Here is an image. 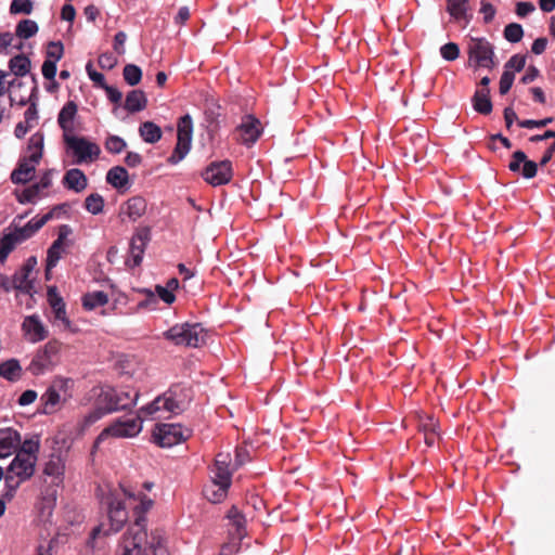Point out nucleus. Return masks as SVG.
<instances>
[{"instance_id":"10","label":"nucleus","mask_w":555,"mask_h":555,"mask_svg":"<svg viewBox=\"0 0 555 555\" xmlns=\"http://www.w3.org/2000/svg\"><path fill=\"white\" fill-rule=\"evenodd\" d=\"M190 437V430L180 424H159L153 431L154 442L162 448L173 447Z\"/></svg>"},{"instance_id":"9","label":"nucleus","mask_w":555,"mask_h":555,"mask_svg":"<svg viewBox=\"0 0 555 555\" xmlns=\"http://www.w3.org/2000/svg\"><path fill=\"white\" fill-rule=\"evenodd\" d=\"M193 121L190 115H184L178 122V138L176 147L168 158V163L176 165L181 162L190 151L192 142Z\"/></svg>"},{"instance_id":"8","label":"nucleus","mask_w":555,"mask_h":555,"mask_svg":"<svg viewBox=\"0 0 555 555\" xmlns=\"http://www.w3.org/2000/svg\"><path fill=\"white\" fill-rule=\"evenodd\" d=\"M60 349L61 344L59 341H48L34 353L26 371L34 376H39L52 371L59 361Z\"/></svg>"},{"instance_id":"5","label":"nucleus","mask_w":555,"mask_h":555,"mask_svg":"<svg viewBox=\"0 0 555 555\" xmlns=\"http://www.w3.org/2000/svg\"><path fill=\"white\" fill-rule=\"evenodd\" d=\"M466 52L469 65L475 68L493 69L496 66L494 46L485 37H470Z\"/></svg>"},{"instance_id":"41","label":"nucleus","mask_w":555,"mask_h":555,"mask_svg":"<svg viewBox=\"0 0 555 555\" xmlns=\"http://www.w3.org/2000/svg\"><path fill=\"white\" fill-rule=\"evenodd\" d=\"M122 76L129 86H137L142 79V70L134 64H127L124 67Z\"/></svg>"},{"instance_id":"60","label":"nucleus","mask_w":555,"mask_h":555,"mask_svg":"<svg viewBox=\"0 0 555 555\" xmlns=\"http://www.w3.org/2000/svg\"><path fill=\"white\" fill-rule=\"evenodd\" d=\"M86 70L88 73L89 78L99 87L102 88L106 83L104 75L93 69L92 62L87 63Z\"/></svg>"},{"instance_id":"33","label":"nucleus","mask_w":555,"mask_h":555,"mask_svg":"<svg viewBox=\"0 0 555 555\" xmlns=\"http://www.w3.org/2000/svg\"><path fill=\"white\" fill-rule=\"evenodd\" d=\"M44 135L42 132L34 133L28 140V151L31 162L39 163L43 153Z\"/></svg>"},{"instance_id":"58","label":"nucleus","mask_w":555,"mask_h":555,"mask_svg":"<svg viewBox=\"0 0 555 555\" xmlns=\"http://www.w3.org/2000/svg\"><path fill=\"white\" fill-rule=\"evenodd\" d=\"M39 116H38V109L36 102H30V105L24 113V121L28 125V127H34L37 122Z\"/></svg>"},{"instance_id":"49","label":"nucleus","mask_w":555,"mask_h":555,"mask_svg":"<svg viewBox=\"0 0 555 555\" xmlns=\"http://www.w3.org/2000/svg\"><path fill=\"white\" fill-rule=\"evenodd\" d=\"M34 10V3L31 0H12L10 4L11 14H30Z\"/></svg>"},{"instance_id":"15","label":"nucleus","mask_w":555,"mask_h":555,"mask_svg":"<svg viewBox=\"0 0 555 555\" xmlns=\"http://www.w3.org/2000/svg\"><path fill=\"white\" fill-rule=\"evenodd\" d=\"M231 456L229 453H218L211 469V481L231 486L232 470L230 469Z\"/></svg>"},{"instance_id":"18","label":"nucleus","mask_w":555,"mask_h":555,"mask_svg":"<svg viewBox=\"0 0 555 555\" xmlns=\"http://www.w3.org/2000/svg\"><path fill=\"white\" fill-rule=\"evenodd\" d=\"M108 518L112 529L119 531L128 519V513L125 504L117 499H109L108 501Z\"/></svg>"},{"instance_id":"34","label":"nucleus","mask_w":555,"mask_h":555,"mask_svg":"<svg viewBox=\"0 0 555 555\" xmlns=\"http://www.w3.org/2000/svg\"><path fill=\"white\" fill-rule=\"evenodd\" d=\"M30 60L25 54H18L12 57L9 62V68L15 76H25L30 70Z\"/></svg>"},{"instance_id":"25","label":"nucleus","mask_w":555,"mask_h":555,"mask_svg":"<svg viewBox=\"0 0 555 555\" xmlns=\"http://www.w3.org/2000/svg\"><path fill=\"white\" fill-rule=\"evenodd\" d=\"M29 272L24 271L22 268L12 276L14 289L33 296L35 291V278L30 276Z\"/></svg>"},{"instance_id":"3","label":"nucleus","mask_w":555,"mask_h":555,"mask_svg":"<svg viewBox=\"0 0 555 555\" xmlns=\"http://www.w3.org/2000/svg\"><path fill=\"white\" fill-rule=\"evenodd\" d=\"M74 380L69 377L54 376L46 391L40 396V413L52 415L59 412L72 398Z\"/></svg>"},{"instance_id":"1","label":"nucleus","mask_w":555,"mask_h":555,"mask_svg":"<svg viewBox=\"0 0 555 555\" xmlns=\"http://www.w3.org/2000/svg\"><path fill=\"white\" fill-rule=\"evenodd\" d=\"M182 411L181 402L176 399V392L170 389L163 396H158L154 401L139 410L135 418L117 420L104 428L94 440L92 453H94L109 437L131 438L139 435L142 430V415L153 416L158 412L178 414Z\"/></svg>"},{"instance_id":"62","label":"nucleus","mask_w":555,"mask_h":555,"mask_svg":"<svg viewBox=\"0 0 555 555\" xmlns=\"http://www.w3.org/2000/svg\"><path fill=\"white\" fill-rule=\"evenodd\" d=\"M139 500H140V505L138 507H135L134 509V513L137 515V517L139 515H142V516H145L144 514L152 508L154 502L152 499H150L149 496H146L145 494H140L139 495Z\"/></svg>"},{"instance_id":"57","label":"nucleus","mask_w":555,"mask_h":555,"mask_svg":"<svg viewBox=\"0 0 555 555\" xmlns=\"http://www.w3.org/2000/svg\"><path fill=\"white\" fill-rule=\"evenodd\" d=\"M526 160V153L522 151H516L512 154V159L508 164V169L512 172H520L521 164Z\"/></svg>"},{"instance_id":"51","label":"nucleus","mask_w":555,"mask_h":555,"mask_svg":"<svg viewBox=\"0 0 555 555\" xmlns=\"http://www.w3.org/2000/svg\"><path fill=\"white\" fill-rule=\"evenodd\" d=\"M242 540H238L236 535L229 534V541L222 544L220 555H234L241 548Z\"/></svg>"},{"instance_id":"29","label":"nucleus","mask_w":555,"mask_h":555,"mask_svg":"<svg viewBox=\"0 0 555 555\" xmlns=\"http://www.w3.org/2000/svg\"><path fill=\"white\" fill-rule=\"evenodd\" d=\"M64 468L65 466L62 457L59 454H51L49 461L44 465L43 474L52 477L54 483H59L62 481Z\"/></svg>"},{"instance_id":"4","label":"nucleus","mask_w":555,"mask_h":555,"mask_svg":"<svg viewBox=\"0 0 555 555\" xmlns=\"http://www.w3.org/2000/svg\"><path fill=\"white\" fill-rule=\"evenodd\" d=\"M164 335L176 345L193 348L204 345L207 338V332L199 323L176 324Z\"/></svg>"},{"instance_id":"26","label":"nucleus","mask_w":555,"mask_h":555,"mask_svg":"<svg viewBox=\"0 0 555 555\" xmlns=\"http://www.w3.org/2000/svg\"><path fill=\"white\" fill-rule=\"evenodd\" d=\"M23 369L17 359H9L0 363V377L9 382H17L22 378Z\"/></svg>"},{"instance_id":"13","label":"nucleus","mask_w":555,"mask_h":555,"mask_svg":"<svg viewBox=\"0 0 555 555\" xmlns=\"http://www.w3.org/2000/svg\"><path fill=\"white\" fill-rule=\"evenodd\" d=\"M202 177L214 186L227 184L232 178L231 163L229 160L214 162L202 172Z\"/></svg>"},{"instance_id":"6","label":"nucleus","mask_w":555,"mask_h":555,"mask_svg":"<svg viewBox=\"0 0 555 555\" xmlns=\"http://www.w3.org/2000/svg\"><path fill=\"white\" fill-rule=\"evenodd\" d=\"M139 396V391L137 390H118L109 386L101 387L100 392L98 393L99 404H103L108 413L134 406Z\"/></svg>"},{"instance_id":"52","label":"nucleus","mask_w":555,"mask_h":555,"mask_svg":"<svg viewBox=\"0 0 555 555\" xmlns=\"http://www.w3.org/2000/svg\"><path fill=\"white\" fill-rule=\"evenodd\" d=\"M440 54L446 61H455L460 56V48L454 42H448L440 48Z\"/></svg>"},{"instance_id":"35","label":"nucleus","mask_w":555,"mask_h":555,"mask_svg":"<svg viewBox=\"0 0 555 555\" xmlns=\"http://www.w3.org/2000/svg\"><path fill=\"white\" fill-rule=\"evenodd\" d=\"M108 296L102 291L88 293L82 297V306L87 310H93L96 307L106 305Z\"/></svg>"},{"instance_id":"11","label":"nucleus","mask_w":555,"mask_h":555,"mask_svg":"<svg viewBox=\"0 0 555 555\" xmlns=\"http://www.w3.org/2000/svg\"><path fill=\"white\" fill-rule=\"evenodd\" d=\"M63 141L66 144V146L70 149L74 155L77 157V164L96 159L101 154L99 145L89 141L85 137H77L74 134Z\"/></svg>"},{"instance_id":"38","label":"nucleus","mask_w":555,"mask_h":555,"mask_svg":"<svg viewBox=\"0 0 555 555\" xmlns=\"http://www.w3.org/2000/svg\"><path fill=\"white\" fill-rule=\"evenodd\" d=\"M39 30L38 24L33 20H22L17 23L15 35L21 39H29Z\"/></svg>"},{"instance_id":"46","label":"nucleus","mask_w":555,"mask_h":555,"mask_svg":"<svg viewBox=\"0 0 555 555\" xmlns=\"http://www.w3.org/2000/svg\"><path fill=\"white\" fill-rule=\"evenodd\" d=\"M104 146L107 152L112 154H119L126 149L127 143L122 138L111 134L106 138Z\"/></svg>"},{"instance_id":"31","label":"nucleus","mask_w":555,"mask_h":555,"mask_svg":"<svg viewBox=\"0 0 555 555\" xmlns=\"http://www.w3.org/2000/svg\"><path fill=\"white\" fill-rule=\"evenodd\" d=\"M106 181L116 189H122L129 182L128 171L121 166H115L107 171Z\"/></svg>"},{"instance_id":"55","label":"nucleus","mask_w":555,"mask_h":555,"mask_svg":"<svg viewBox=\"0 0 555 555\" xmlns=\"http://www.w3.org/2000/svg\"><path fill=\"white\" fill-rule=\"evenodd\" d=\"M526 65V55L514 54L504 65V70L515 69L520 72Z\"/></svg>"},{"instance_id":"24","label":"nucleus","mask_w":555,"mask_h":555,"mask_svg":"<svg viewBox=\"0 0 555 555\" xmlns=\"http://www.w3.org/2000/svg\"><path fill=\"white\" fill-rule=\"evenodd\" d=\"M48 300L53 310L54 318L65 324V326H69L70 322L66 315L65 302L54 287L49 288Z\"/></svg>"},{"instance_id":"32","label":"nucleus","mask_w":555,"mask_h":555,"mask_svg":"<svg viewBox=\"0 0 555 555\" xmlns=\"http://www.w3.org/2000/svg\"><path fill=\"white\" fill-rule=\"evenodd\" d=\"M140 137L146 143H156L162 138V129L153 121H144L139 127Z\"/></svg>"},{"instance_id":"61","label":"nucleus","mask_w":555,"mask_h":555,"mask_svg":"<svg viewBox=\"0 0 555 555\" xmlns=\"http://www.w3.org/2000/svg\"><path fill=\"white\" fill-rule=\"evenodd\" d=\"M99 66L103 69H112L117 64V59L112 53H102L98 59Z\"/></svg>"},{"instance_id":"16","label":"nucleus","mask_w":555,"mask_h":555,"mask_svg":"<svg viewBox=\"0 0 555 555\" xmlns=\"http://www.w3.org/2000/svg\"><path fill=\"white\" fill-rule=\"evenodd\" d=\"M25 338L30 343H38L48 336V331L37 314L28 315L22 323Z\"/></svg>"},{"instance_id":"14","label":"nucleus","mask_w":555,"mask_h":555,"mask_svg":"<svg viewBox=\"0 0 555 555\" xmlns=\"http://www.w3.org/2000/svg\"><path fill=\"white\" fill-rule=\"evenodd\" d=\"M151 241V228L140 227L133 233L130 241V256L133 267L141 264L145 248Z\"/></svg>"},{"instance_id":"53","label":"nucleus","mask_w":555,"mask_h":555,"mask_svg":"<svg viewBox=\"0 0 555 555\" xmlns=\"http://www.w3.org/2000/svg\"><path fill=\"white\" fill-rule=\"evenodd\" d=\"M539 166H540L539 164H537L533 160L528 159V157L526 156V160H524L521 164L520 175L525 179H532L537 176Z\"/></svg>"},{"instance_id":"21","label":"nucleus","mask_w":555,"mask_h":555,"mask_svg":"<svg viewBox=\"0 0 555 555\" xmlns=\"http://www.w3.org/2000/svg\"><path fill=\"white\" fill-rule=\"evenodd\" d=\"M146 211V202L141 196L129 198L121 207L120 215L127 216L130 221H137Z\"/></svg>"},{"instance_id":"40","label":"nucleus","mask_w":555,"mask_h":555,"mask_svg":"<svg viewBox=\"0 0 555 555\" xmlns=\"http://www.w3.org/2000/svg\"><path fill=\"white\" fill-rule=\"evenodd\" d=\"M63 253V245L59 244V242H53L52 245L49 247L47 253V264H46V271L47 274L51 269H53L59 260L62 257Z\"/></svg>"},{"instance_id":"17","label":"nucleus","mask_w":555,"mask_h":555,"mask_svg":"<svg viewBox=\"0 0 555 555\" xmlns=\"http://www.w3.org/2000/svg\"><path fill=\"white\" fill-rule=\"evenodd\" d=\"M21 435L12 428L0 429V457H7L17 451Z\"/></svg>"},{"instance_id":"36","label":"nucleus","mask_w":555,"mask_h":555,"mask_svg":"<svg viewBox=\"0 0 555 555\" xmlns=\"http://www.w3.org/2000/svg\"><path fill=\"white\" fill-rule=\"evenodd\" d=\"M18 240L9 232L4 233L0 238V263L3 264L8 259L9 255L16 248L18 245Z\"/></svg>"},{"instance_id":"43","label":"nucleus","mask_w":555,"mask_h":555,"mask_svg":"<svg viewBox=\"0 0 555 555\" xmlns=\"http://www.w3.org/2000/svg\"><path fill=\"white\" fill-rule=\"evenodd\" d=\"M85 208L92 215H99L104 208V198L98 194H90L85 201Z\"/></svg>"},{"instance_id":"45","label":"nucleus","mask_w":555,"mask_h":555,"mask_svg":"<svg viewBox=\"0 0 555 555\" xmlns=\"http://www.w3.org/2000/svg\"><path fill=\"white\" fill-rule=\"evenodd\" d=\"M41 191L40 186L35 183L16 194V197L21 204L34 203L40 196Z\"/></svg>"},{"instance_id":"37","label":"nucleus","mask_w":555,"mask_h":555,"mask_svg":"<svg viewBox=\"0 0 555 555\" xmlns=\"http://www.w3.org/2000/svg\"><path fill=\"white\" fill-rule=\"evenodd\" d=\"M229 488L230 486L212 482L211 486L205 488L204 494L211 503H219L227 496Z\"/></svg>"},{"instance_id":"19","label":"nucleus","mask_w":555,"mask_h":555,"mask_svg":"<svg viewBox=\"0 0 555 555\" xmlns=\"http://www.w3.org/2000/svg\"><path fill=\"white\" fill-rule=\"evenodd\" d=\"M38 164L39 163L31 162L30 157L22 159L11 173L12 182L15 184H25L30 181Z\"/></svg>"},{"instance_id":"30","label":"nucleus","mask_w":555,"mask_h":555,"mask_svg":"<svg viewBox=\"0 0 555 555\" xmlns=\"http://www.w3.org/2000/svg\"><path fill=\"white\" fill-rule=\"evenodd\" d=\"M147 105V99L142 90H131L125 101V108L130 113L143 111Z\"/></svg>"},{"instance_id":"59","label":"nucleus","mask_w":555,"mask_h":555,"mask_svg":"<svg viewBox=\"0 0 555 555\" xmlns=\"http://www.w3.org/2000/svg\"><path fill=\"white\" fill-rule=\"evenodd\" d=\"M552 121H553L552 117H546V118L540 119V120L525 119V120L518 121V126L522 127V128H527V129L543 128V127L547 126L548 124H551Z\"/></svg>"},{"instance_id":"50","label":"nucleus","mask_w":555,"mask_h":555,"mask_svg":"<svg viewBox=\"0 0 555 555\" xmlns=\"http://www.w3.org/2000/svg\"><path fill=\"white\" fill-rule=\"evenodd\" d=\"M9 229H12L10 232L15 236L16 240H18L20 244L35 235L30 227L27 224L23 227H20L18 224H11Z\"/></svg>"},{"instance_id":"54","label":"nucleus","mask_w":555,"mask_h":555,"mask_svg":"<svg viewBox=\"0 0 555 555\" xmlns=\"http://www.w3.org/2000/svg\"><path fill=\"white\" fill-rule=\"evenodd\" d=\"M514 79H515V75L513 72H511V70L503 72L501 79H500V86H499V91L502 95L506 94L511 90Z\"/></svg>"},{"instance_id":"63","label":"nucleus","mask_w":555,"mask_h":555,"mask_svg":"<svg viewBox=\"0 0 555 555\" xmlns=\"http://www.w3.org/2000/svg\"><path fill=\"white\" fill-rule=\"evenodd\" d=\"M42 76L48 80H54L56 75V63L44 60L41 67Z\"/></svg>"},{"instance_id":"7","label":"nucleus","mask_w":555,"mask_h":555,"mask_svg":"<svg viewBox=\"0 0 555 555\" xmlns=\"http://www.w3.org/2000/svg\"><path fill=\"white\" fill-rule=\"evenodd\" d=\"M35 466L36 462L16 453L4 476L5 487L8 489L4 495L9 500L13 498L20 485L34 475Z\"/></svg>"},{"instance_id":"27","label":"nucleus","mask_w":555,"mask_h":555,"mask_svg":"<svg viewBox=\"0 0 555 555\" xmlns=\"http://www.w3.org/2000/svg\"><path fill=\"white\" fill-rule=\"evenodd\" d=\"M259 120L248 117V119L238 127L241 132L242 142L245 144H253L260 135Z\"/></svg>"},{"instance_id":"2","label":"nucleus","mask_w":555,"mask_h":555,"mask_svg":"<svg viewBox=\"0 0 555 555\" xmlns=\"http://www.w3.org/2000/svg\"><path fill=\"white\" fill-rule=\"evenodd\" d=\"M146 517L139 515L122 534L116 555H169L163 532L147 530Z\"/></svg>"},{"instance_id":"20","label":"nucleus","mask_w":555,"mask_h":555,"mask_svg":"<svg viewBox=\"0 0 555 555\" xmlns=\"http://www.w3.org/2000/svg\"><path fill=\"white\" fill-rule=\"evenodd\" d=\"M469 3L470 0H447V12L455 21H464L467 25L473 18Z\"/></svg>"},{"instance_id":"39","label":"nucleus","mask_w":555,"mask_h":555,"mask_svg":"<svg viewBox=\"0 0 555 555\" xmlns=\"http://www.w3.org/2000/svg\"><path fill=\"white\" fill-rule=\"evenodd\" d=\"M20 450L16 452L30 461L37 462V453L39 451V440L38 439H27L22 444H20Z\"/></svg>"},{"instance_id":"42","label":"nucleus","mask_w":555,"mask_h":555,"mask_svg":"<svg viewBox=\"0 0 555 555\" xmlns=\"http://www.w3.org/2000/svg\"><path fill=\"white\" fill-rule=\"evenodd\" d=\"M503 36L508 42L517 43L524 37L522 26L518 23H509L505 26Z\"/></svg>"},{"instance_id":"12","label":"nucleus","mask_w":555,"mask_h":555,"mask_svg":"<svg viewBox=\"0 0 555 555\" xmlns=\"http://www.w3.org/2000/svg\"><path fill=\"white\" fill-rule=\"evenodd\" d=\"M78 105L75 101H68L64 104L57 115V125L62 130V139L65 140L74 135L78 126Z\"/></svg>"},{"instance_id":"44","label":"nucleus","mask_w":555,"mask_h":555,"mask_svg":"<svg viewBox=\"0 0 555 555\" xmlns=\"http://www.w3.org/2000/svg\"><path fill=\"white\" fill-rule=\"evenodd\" d=\"M106 414H109V413L106 412V409L104 408L103 404H99V398L96 397V405H95V408L91 412H89L83 417V420H82V427L86 428V427L91 426L92 424H94L98 421H100Z\"/></svg>"},{"instance_id":"23","label":"nucleus","mask_w":555,"mask_h":555,"mask_svg":"<svg viewBox=\"0 0 555 555\" xmlns=\"http://www.w3.org/2000/svg\"><path fill=\"white\" fill-rule=\"evenodd\" d=\"M63 184L68 190L80 193L87 188L88 179L82 170L73 168L65 173L63 178Z\"/></svg>"},{"instance_id":"22","label":"nucleus","mask_w":555,"mask_h":555,"mask_svg":"<svg viewBox=\"0 0 555 555\" xmlns=\"http://www.w3.org/2000/svg\"><path fill=\"white\" fill-rule=\"evenodd\" d=\"M230 528L229 534L236 535L238 540H243L246 535V519L236 506H232L227 514Z\"/></svg>"},{"instance_id":"64","label":"nucleus","mask_w":555,"mask_h":555,"mask_svg":"<svg viewBox=\"0 0 555 555\" xmlns=\"http://www.w3.org/2000/svg\"><path fill=\"white\" fill-rule=\"evenodd\" d=\"M250 455L249 452L245 448H236L235 450V462L234 468H240L245 463L249 462Z\"/></svg>"},{"instance_id":"28","label":"nucleus","mask_w":555,"mask_h":555,"mask_svg":"<svg viewBox=\"0 0 555 555\" xmlns=\"http://www.w3.org/2000/svg\"><path fill=\"white\" fill-rule=\"evenodd\" d=\"M473 106L476 112L482 115H489L492 112L489 88H479L475 91Z\"/></svg>"},{"instance_id":"47","label":"nucleus","mask_w":555,"mask_h":555,"mask_svg":"<svg viewBox=\"0 0 555 555\" xmlns=\"http://www.w3.org/2000/svg\"><path fill=\"white\" fill-rule=\"evenodd\" d=\"M61 208H62L61 206H55L53 209H51L49 212L43 215L41 218H39V219L34 218L30 221H28L26 224L28 227H30L34 234H36L46 223H48L54 217V214L56 211L61 210Z\"/></svg>"},{"instance_id":"48","label":"nucleus","mask_w":555,"mask_h":555,"mask_svg":"<svg viewBox=\"0 0 555 555\" xmlns=\"http://www.w3.org/2000/svg\"><path fill=\"white\" fill-rule=\"evenodd\" d=\"M64 54V47L61 41H50L46 52V60L57 63Z\"/></svg>"},{"instance_id":"56","label":"nucleus","mask_w":555,"mask_h":555,"mask_svg":"<svg viewBox=\"0 0 555 555\" xmlns=\"http://www.w3.org/2000/svg\"><path fill=\"white\" fill-rule=\"evenodd\" d=\"M480 13L483 15V23L489 24L493 21L496 10L488 0L480 1Z\"/></svg>"}]
</instances>
